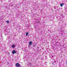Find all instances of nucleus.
Listing matches in <instances>:
<instances>
[{"mask_svg": "<svg viewBox=\"0 0 67 67\" xmlns=\"http://www.w3.org/2000/svg\"><path fill=\"white\" fill-rule=\"evenodd\" d=\"M26 36H27V35H28L29 34V32H26Z\"/></svg>", "mask_w": 67, "mask_h": 67, "instance_id": "39448f33", "label": "nucleus"}, {"mask_svg": "<svg viewBox=\"0 0 67 67\" xmlns=\"http://www.w3.org/2000/svg\"><path fill=\"white\" fill-rule=\"evenodd\" d=\"M8 54H9V53H8Z\"/></svg>", "mask_w": 67, "mask_h": 67, "instance_id": "6e6552de", "label": "nucleus"}, {"mask_svg": "<svg viewBox=\"0 0 67 67\" xmlns=\"http://www.w3.org/2000/svg\"><path fill=\"white\" fill-rule=\"evenodd\" d=\"M14 45H12V47L13 48H14Z\"/></svg>", "mask_w": 67, "mask_h": 67, "instance_id": "423d86ee", "label": "nucleus"}, {"mask_svg": "<svg viewBox=\"0 0 67 67\" xmlns=\"http://www.w3.org/2000/svg\"><path fill=\"white\" fill-rule=\"evenodd\" d=\"M7 23H9V21L7 20Z\"/></svg>", "mask_w": 67, "mask_h": 67, "instance_id": "0eeeda50", "label": "nucleus"}, {"mask_svg": "<svg viewBox=\"0 0 67 67\" xmlns=\"http://www.w3.org/2000/svg\"><path fill=\"white\" fill-rule=\"evenodd\" d=\"M16 66L17 67H21L20 64L18 63H16L15 64Z\"/></svg>", "mask_w": 67, "mask_h": 67, "instance_id": "f257e3e1", "label": "nucleus"}, {"mask_svg": "<svg viewBox=\"0 0 67 67\" xmlns=\"http://www.w3.org/2000/svg\"><path fill=\"white\" fill-rule=\"evenodd\" d=\"M32 43H33V42H32V41L29 42V46H31L32 45Z\"/></svg>", "mask_w": 67, "mask_h": 67, "instance_id": "f03ea898", "label": "nucleus"}, {"mask_svg": "<svg viewBox=\"0 0 67 67\" xmlns=\"http://www.w3.org/2000/svg\"><path fill=\"white\" fill-rule=\"evenodd\" d=\"M64 3H62L60 4V6L61 7H63V5H64Z\"/></svg>", "mask_w": 67, "mask_h": 67, "instance_id": "20e7f679", "label": "nucleus"}, {"mask_svg": "<svg viewBox=\"0 0 67 67\" xmlns=\"http://www.w3.org/2000/svg\"><path fill=\"white\" fill-rule=\"evenodd\" d=\"M16 53V52L14 50L12 51V53H13V54H14Z\"/></svg>", "mask_w": 67, "mask_h": 67, "instance_id": "7ed1b4c3", "label": "nucleus"}]
</instances>
